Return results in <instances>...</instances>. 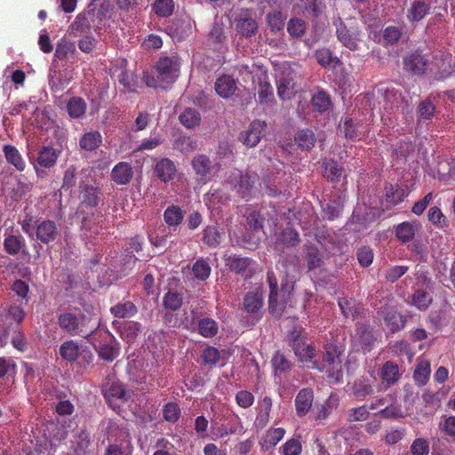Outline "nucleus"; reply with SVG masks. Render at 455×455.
I'll use <instances>...</instances> for the list:
<instances>
[{"label":"nucleus","mask_w":455,"mask_h":455,"mask_svg":"<svg viewBox=\"0 0 455 455\" xmlns=\"http://www.w3.org/2000/svg\"><path fill=\"white\" fill-rule=\"evenodd\" d=\"M75 52H76L75 44L73 43H71L70 41H68L65 38H62L58 42V44L56 45L54 56L57 59L63 60H66L68 55L73 54Z\"/></svg>","instance_id":"6e6d98bb"},{"label":"nucleus","mask_w":455,"mask_h":455,"mask_svg":"<svg viewBox=\"0 0 455 455\" xmlns=\"http://www.w3.org/2000/svg\"><path fill=\"white\" fill-rule=\"evenodd\" d=\"M102 391L106 401L112 407L120 406L119 403H124L127 400L125 388L118 381L108 379L103 384Z\"/></svg>","instance_id":"4468645a"},{"label":"nucleus","mask_w":455,"mask_h":455,"mask_svg":"<svg viewBox=\"0 0 455 455\" xmlns=\"http://www.w3.org/2000/svg\"><path fill=\"white\" fill-rule=\"evenodd\" d=\"M342 175V170L337 162L333 160L323 163V177L331 182L339 181Z\"/></svg>","instance_id":"13d9d810"},{"label":"nucleus","mask_w":455,"mask_h":455,"mask_svg":"<svg viewBox=\"0 0 455 455\" xmlns=\"http://www.w3.org/2000/svg\"><path fill=\"white\" fill-rule=\"evenodd\" d=\"M141 332V324L138 322H129L126 323L122 331L121 336L127 342H132L136 339L139 334Z\"/></svg>","instance_id":"052dcab7"},{"label":"nucleus","mask_w":455,"mask_h":455,"mask_svg":"<svg viewBox=\"0 0 455 455\" xmlns=\"http://www.w3.org/2000/svg\"><path fill=\"white\" fill-rule=\"evenodd\" d=\"M58 323L61 330L73 336L88 338L94 333V324H91L92 318L83 314L77 315L72 312L61 313L58 317Z\"/></svg>","instance_id":"20e7f679"},{"label":"nucleus","mask_w":455,"mask_h":455,"mask_svg":"<svg viewBox=\"0 0 455 455\" xmlns=\"http://www.w3.org/2000/svg\"><path fill=\"white\" fill-rule=\"evenodd\" d=\"M152 10L157 17L168 18L174 12L173 0H155L152 4Z\"/></svg>","instance_id":"3c124183"},{"label":"nucleus","mask_w":455,"mask_h":455,"mask_svg":"<svg viewBox=\"0 0 455 455\" xmlns=\"http://www.w3.org/2000/svg\"><path fill=\"white\" fill-rule=\"evenodd\" d=\"M102 143V135L99 131H90L82 135L79 140V147L86 151L98 148Z\"/></svg>","instance_id":"473e14b6"},{"label":"nucleus","mask_w":455,"mask_h":455,"mask_svg":"<svg viewBox=\"0 0 455 455\" xmlns=\"http://www.w3.org/2000/svg\"><path fill=\"white\" fill-rule=\"evenodd\" d=\"M285 429L283 427L269 428L260 440L262 450L268 451L274 448L284 436Z\"/></svg>","instance_id":"2f4dec72"},{"label":"nucleus","mask_w":455,"mask_h":455,"mask_svg":"<svg viewBox=\"0 0 455 455\" xmlns=\"http://www.w3.org/2000/svg\"><path fill=\"white\" fill-rule=\"evenodd\" d=\"M419 224L416 221H404L395 227V236L403 243H407L414 239L419 230Z\"/></svg>","instance_id":"cd10ccee"},{"label":"nucleus","mask_w":455,"mask_h":455,"mask_svg":"<svg viewBox=\"0 0 455 455\" xmlns=\"http://www.w3.org/2000/svg\"><path fill=\"white\" fill-rule=\"evenodd\" d=\"M430 3L426 0H414L407 10L406 17L411 23L419 22L430 11Z\"/></svg>","instance_id":"393cba45"},{"label":"nucleus","mask_w":455,"mask_h":455,"mask_svg":"<svg viewBox=\"0 0 455 455\" xmlns=\"http://www.w3.org/2000/svg\"><path fill=\"white\" fill-rule=\"evenodd\" d=\"M430 372V363L427 360L419 361L413 373L416 384L419 386L426 385L429 379Z\"/></svg>","instance_id":"49530a36"},{"label":"nucleus","mask_w":455,"mask_h":455,"mask_svg":"<svg viewBox=\"0 0 455 455\" xmlns=\"http://www.w3.org/2000/svg\"><path fill=\"white\" fill-rule=\"evenodd\" d=\"M259 102L261 105H267L274 100L273 87L267 80H260L259 83Z\"/></svg>","instance_id":"864d4df0"},{"label":"nucleus","mask_w":455,"mask_h":455,"mask_svg":"<svg viewBox=\"0 0 455 455\" xmlns=\"http://www.w3.org/2000/svg\"><path fill=\"white\" fill-rule=\"evenodd\" d=\"M338 305L346 318L355 319L359 315L355 300L353 299L341 298L339 299Z\"/></svg>","instance_id":"603ef678"},{"label":"nucleus","mask_w":455,"mask_h":455,"mask_svg":"<svg viewBox=\"0 0 455 455\" xmlns=\"http://www.w3.org/2000/svg\"><path fill=\"white\" fill-rule=\"evenodd\" d=\"M432 296L424 290H417L412 295V304L419 309H427L432 303Z\"/></svg>","instance_id":"680f3d73"},{"label":"nucleus","mask_w":455,"mask_h":455,"mask_svg":"<svg viewBox=\"0 0 455 455\" xmlns=\"http://www.w3.org/2000/svg\"><path fill=\"white\" fill-rule=\"evenodd\" d=\"M86 108V102L81 97H72L67 104L68 115L75 119L82 117Z\"/></svg>","instance_id":"37998d69"},{"label":"nucleus","mask_w":455,"mask_h":455,"mask_svg":"<svg viewBox=\"0 0 455 455\" xmlns=\"http://www.w3.org/2000/svg\"><path fill=\"white\" fill-rule=\"evenodd\" d=\"M25 316L26 312L21 304L0 307V342L2 345L8 342L12 331L21 324Z\"/></svg>","instance_id":"39448f33"},{"label":"nucleus","mask_w":455,"mask_h":455,"mask_svg":"<svg viewBox=\"0 0 455 455\" xmlns=\"http://www.w3.org/2000/svg\"><path fill=\"white\" fill-rule=\"evenodd\" d=\"M183 298L180 293L169 291L163 298V304L166 309L176 311L180 308Z\"/></svg>","instance_id":"4d7b16f0"},{"label":"nucleus","mask_w":455,"mask_h":455,"mask_svg":"<svg viewBox=\"0 0 455 455\" xmlns=\"http://www.w3.org/2000/svg\"><path fill=\"white\" fill-rule=\"evenodd\" d=\"M34 228L36 240L43 244H50L60 236V229L57 224L51 220H36Z\"/></svg>","instance_id":"1a4fd4ad"},{"label":"nucleus","mask_w":455,"mask_h":455,"mask_svg":"<svg viewBox=\"0 0 455 455\" xmlns=\"http://www.w3.org/2000/svg\"><path fill=\"white\" fill-rule=\"evenodd\" d=\"M93 14L90 12L79 13L70 25V33L74 36H86L91 33Z\"/></svg>","instance_id":"aec40b11"},{"label":"nucleus","mask_w":455,"mask_h":455,"mask_svg":"<svg viewBox=\"0 0 455 455\" xmlns=\"http://www.w3.org/2000/svg\"><path fill=\"white\" fill-rule=\"evenodd\" d=\"M386 200L392 205H396L408 196L407 191L399 185L389 184L386 186Z\"/></svg>","instance_id":"58836bf2"},{"label":"nucleus","mask_w":455,"mask_h":455,"mask_svg":"<svg viewBox=\"0 0 455 455\" xmlns=\"http://www.w3.org/2000/svg\"><path fill=\"white\" fill-rule=\"evenodd\" d=\"M279 241L285 246L294 247L299 242V235L295 229L286 228L281 232Z\"/></svg>","instance_id":"e2e57ef3"},{"label":"nucleus","mask_w":455,"mask_h":455,"mask_svg":"<svg viewBox=\"0 0 455 455\" xmlns=\"http://www.w3.org/2000/svg\"><path fill=\"white\" fill-rule=\"evenodd\" d=\"M191 166L196 175V179L204 183L212 180L215 172V166L210 157L204 154H198L191 161Z\"/></svg>","instance_id":"f8f14e48"},{"label":"nucleus","mask_w":455,"mask_h":455,"mask_svg":"<svg viewBox=\"0 0 455 455\" xmlns=\"http://www.w3.org/2000/svg\"><path fill=\"white\" fill-rule=\"evenodd\" d=\"M132 177V167L126 162L118 163L114 166L111 172V179L118 185L128 184Z\"/></svg>","instance_id":"a878e982"},{"label":"nucleus","mask_w":455,"mask_h":455,"mask_svg":"<svg viewBox=\"0 0 455 455\" xmlns=\"http://www.w3.org/2000/svg\"><path fill=\"white\" fill-rule=\"evenodd\" d=\"M211 270L209 263L204 259L196 260L192 267L195 277L201 281H204L209 277Z\"/></svg>","instance_id":"0e129e2a"},{"label":"nucleus","mask_w":455,"mask_h":455,"mask_svg":"<svg viewBox=\"0 0 455 455\" xmlns=\"http://www.w3.org/2000/svg\"><path fill=\"white\" fill-rule=\"evenodd\" d=\"M429 451V442L423 437L414 439L410 447L411 455H428Z\"/></svg>","instance_id":"774afa93"},{"label":"nucleus","mask_w":455,"mask_h":455,"mask_svg":"<svg viewBox=\"0 0 455 455\" xmlns=\"http://www.w3.org/2000/svg\"><path fill=\"white\" fill-rule=\"evenodd\" d=\"M384 322L391 332H396L403 329L406 323V317L394 310L386 312Z\"/></svg>","instance_id":"f704fd0d"},{"label":"nucleus","mask_w":455,"mask_h":455,"mask_svg":"<svg viewBox=\"0 0 455 455\" xmlns=\"http://www.w3.org/2000/svg\"><path fill=\"white\" fill-rule=\"evenodd\" d=\"M294 141L299 148L310 150L314 148L316 137L315 132L308 128L299 129L294 135Z\"/></svg>","instance_id":"7c9ffc66"},{"label":"nucleus","mask_w":455,"mask_h":455,"mask_svg":"<svg viewBox=\"0 0 455 455\" xmlns=\"http://www.w3.org/2000/svg\"><path fill=\"white\" fill-rule=\"evenodd\" d=\"M3 151L7 163L13 165L17 171L22 172L26 168V163L23 160L19 150L12 145H4Z\"/></svg>","instance_id":"c9c22d12"},{"label":"nucleus","mask_w":455,"mask_h":455,"mask_svg":"<svg viewBox=\"0 0 455 455\" xmlns=\"http://www.w3.org/2000/svg\"><path fill=\"white\" fill-rule=\"evenodd\" d=\"M379 378L385 389L395 385L401 378L398 365L391 361L386 362L379 371Z\"/></svg>","instance_id":"5701e85b"},{"label":"nucleus","mask_w":455,"mask_h":455,"mask_svg":"<svg viewBox=\"0 0 455 455\" xmlns=\"http://www.w3.org/2000/svg\"><path fill=\"white\" fill-rule=\"evenodd\" d=\"M267 124L265 121L254 120L249 128L240 134L239 140L249 148L255 147L265 136Z\"/></svg>","instance_id":"2eb2a0df"},{"label":"nucleus","mask_w":455,"mask_h":455,"mask_svg":"<svg viewBox=\"0 0 455 455\" xmlns=\"http://www.w3.org/2000/svg\"><path fill=\"white\" fill-rule=\"evenodd\" d=\"M59 354L63 360L68 363H73L82 357L87 363H90L93 359V355L89 350L73 339L64 341L60 347Z\"/></svg>","instance_id":"6e6552de"},{"label":"nucleus","mask_w":455,"mask_h":455,"mask_svg":"<svg viewBox=\"0 0 455 455\" xmlns=\"http://www.w3.org/2000/svg\"><path fill=\"white\" fill-rule=\"evenodd\" d=\"M435 112V106L429 100H422L418 107L417 115L419 122L432 120Z\"/></svg>","instance_id":"5fc2aeb1"},{"label":"nucleus","mask_w":455,"mask_h":455,"mask_svg":"<svg viewBox=\"0 0 455 455\" xmlns=\"http://www.w3.org/2000/svg\"><path fill=\"white\" fill-rule=\"evenodd\" d=\"M93 334H98L94 332ZM100 336L104 337L105 340L103 343H100L97 347L94 345L99 356L107 362H113L120 354V347L118 342L108 331H100Z\"/></svg>","instance_id":"9b49d317"},{"label":"nucleus","mask_w":455,"mask_h":455,"mask_svg":"<svg viewBox=\"0 0 455 455\" xmlns=\"http://www.w3.org/2000/svg\"><path fill=\"white\" fill-rule=\"evenodd\" d=\"M341 352L333 343H326L323 347L322 359H315L312 369L324 371L333 383H340L343 380V370L340 359Z\"/></svg>","instance_id":"f257e3e1"},{"label":"nucleus","mask_w":455,"mask_h":455,"mask_svg":"<svg viewBox=\"0 0 455 455\" xmlns=\"http://www.w3.org/2000/svg\"><path fill=\"white\" fill-rule=\"evenodd\" d=\"M180 122L187 128L191 129L199 125L201 115L192 108H187L179 116Z\"/></svg>","instance_id":"de8ad7c7"},{"label":"nucleus","mask_w":455,"mask_h":455,"mask_svg":"<svg viewBox=\"0 0 455 455\" xmlns=\"http://www.w3.org/2000/svg\"><path fill=\"white\" fill-rule=\"evenodd\" d=\"M311 103L314 109L319 113L327 111L331 106V97L323 91H318L315 93L312 97Z\"/></svg>","instance_id":"8fccbe9b"},{"label":"nucleus","mask_w":455,"mask_h":455,"mask_svg":"<svg viewBox=\"0 0 455 455\" xmlns=\"http://www.w3.org/2000/svg\"><path fill=\"white\" fill-rule=\"evenodd\" d=\"M267 282L269 285L268 311L275 316L280 317L284 311L290 295L293 290V283L286 280L282 282L281 289H278V283L273 271L267 274Z\"/></svg>","instance_id":"f03ea898"},{"label":"nucleus","mask_w":455,"mask_h":455,"mask_svg":"<svg viewBox=\"0 0 455 455\" xmlns=\"http://www.w3.org/2000/svg\"><path fill=\"white\" fill-rule=\"evenodd\" d=\"M428 65V60L420 52L408 53L403 58L404 69L412 75L421 76L425 74Z\"/></svg>","instance_id":"a211bd4d"},{"label":"nucleus","mask_w":455,"mask_h":455,"mask_svg":"<svg viewBox=\"0 0 455 455\" xmlns=\"http://www.w3.org/2000/svg\"><path fill=\"white\" fill-rule=\"evenodd\" d=\"M60 151L52 146H43L37 152L36 164L34 169L38 178L44 177V171L40 169H51L57 164Z\"/></svg>","instance_id":"9d476101"},{"label":"nucleus","mask_w":455,"mask_h":455,"mask_svg":"<svg viewBox=\"0 0 455 455\" xmlns=\"http://www.w3.org/2000/svg\"><path fill=\"white\" fill-rule=\"evenodd\" d=\"M225 260L230 271L245 276L251 275L250 267L252 263L251 258L234 254L226 258Z\"/></svg>","instance_id":"4be33fe9"},{"label":"nucleus","mask_w":455,"mask_h":455,"mask_svg":"<svg viewBox=\"0 0 455 455\" xmlns=\"http://www.w3.org/2000/svg\"><path fill=\"white\" fill-rule=\"evenodd\" d=\"M236 90L235 79L228 75H223L217 78L215 82V91L222 98L232 96Z\"/></svg>","instance_id":"c756f323"},{"label":"nucleus","mask_w":455,"mask_h":455,"mask_svg":"<svg viewBox=\"0 0 455 455\" xmlns=\"http://www.w3.org/2000/svg\"><path fill=\"white\" fill-rule=\"evenodd\" d=\"M353 395L358 399L363 400L367 395H372L374 393V388L369 379L361 377L356 379L352 387Z\"/></svg>","instance_id":"72a5a7b5"},{"label":"nucleus","mask_w":455,"mask_h":455,"mask_svg":"<svg viewBox=\"0 0 455 455\" xmlns=\"http://www.w3.org/2000/svg\"><path fill=\"white\" fill-rule=\"evenodd\" d=\"M297 74L290 66L284 67L281 77L277 82V94L282 100L291 99L296 92Z\"/></svg>","instance_id":"ddd939ff"},{"label":"nucleus","mask_w":455,"mask_h":455,"mask_svg":"<svg viewBox=\"0 0 455 455\" xmlns=\"http://www.w3.org/2000/svg\"><path fill=\"white\" fill-rule=\"evenodd\" d=\"M236 30L245 37H251L257 33L258 23L251 17L240 18L236 23Z\"/></svg>","instance_id":"a19ab883"},{"label":"nucleus","mask_w":455,"mask_h":455,"mask_svg":"<svg viewBox=\"0 0 455 455\" xmlns=\"http://www.w3.org/2000/svg\"><path fill=\"white\" fill-rule=\"evenodd\" d=\"M291 347L301 363L314 365L316 351L313 344L307 343L302 337L298 335L293 339Z\"/></svg>","instance_id":"f3484780"},{"label":"nucleus","mask_w":455,"mask_h":455,"mask_svg":"<svg viewBox=\"0 0 455 455\" xmlns=\"http://www.w3.org/2000/svg\"><path fill=\"white\" fill-rule=\"evenodd\" d=\"M3 246L4 251L10 256L20 255V258L27 261L31 259L26 239L18 230L4 235Z\"/></svg>","instance_id":"0eeeda50"},{"label":"nucleus","mask_w":455,"mask_h":455,"mask_svg":"<svg viewBox=\"0 0 455 455\" xmlns=\"http://www.w3.org/2000/svg\"><path fill=\"white\" fill-rule=\"evenodd\" d=\"M184 219V212L178 205H171L164 212V220L169 227L179 226Z\"/></svg>","instance_id":"79ce46f5"},{"label":"nucleus","mask_w":455,"mask_h":455,"mask_svg":"<svg viewBox=\"0 0 455 455\" xmlns=\"http://www.w3.org/2000/svg\"><path fill=\"white\" fill-rule=\"evenodd\" d=\"M173 147L181 153L187 154L195 151L197 144L196 140L190 136H180L175 140Z\"/></svg>","instance_id":"bf43d9fd"},{"label":"nucleus","mask_w":455,"mask_h":455,"mask_svg":"<svg viewBox=\"0 0 455 455\" xmlns=\"http://www.w3.org/2000/svg\"><path fill=\"white\" fill-rule=\"evenodd\" d=\"M258 180L257 173H243L241 171L235 169L228 174L227 181L242 198L248 200Z\"/></svg>","instance_id":"423d86ee"},{"label":"nucleus","mask_w":455,"mask_h":455,"mask_svg":"<svg viewBox=\"0 0 455 455\" xmlns=\"http://www.w3.org/2000/svg\"><path fill=\"white\" fill-rule=\"evenodd\" d=\"M336 34L339 41L351 51L358 49L360 30L356 27H347L343 21L337 25Z\"/></svg>","instance_id":"dca6fc26"},{"label":"nucleus","mask_w":455,"mask_h":455,"mask_svg":"<svg viewBox=\"0 0 455 455\" xmlns=\"http://www.w3.org/2000/svg\"><path fill=\"white\" fill-rule=\"evenodd\" d=\"M156 77L148 75L144 76V80L148 87L166 88L164 84H173L179 76L180 63L177 57L160 58L156 65Z\"/></svg>","instance_id":"7ed1b4c3"},{"label":"nucleus","mask_w":455,"mask_h":455,"mask_svg":"<svg viewBox=\"0 0 455 455\" xmlns=\"http://www.w3.org/2000/svg\"><path fill=\"white\" fill-rule=\"evenodd\" d=\"M177 168L173 161L169 158L160 159L155 166V174L163 182L166 183L173 180Z\"/></svg>","instance_id":"b1692460"},{"label":"nucleus","mask_w":455,"mask_h":455,"mask_svg":"<svg viewBox=\"0 0 455 455\" xmlns=\"http://www.w3.org/2000/svg\"><path fill=\"white\" fill-rule=\"evenodd\" d=\"M259 411L256 418L258 427H263L269 421V415L272 410V399L269 396H265L259 401Z\"/></svg>","instance_id":"a18cd8bd"},{"label":"nucleus","mask_w":455,"mask_h":455,"mask_svg":"<svg viewBox=\"0 0 455 455\" xmlns=\"http://www.w3.org/2000/svg\"><path fill=\"white\" fill-rule=\"evenodd\" d=\"M298 6L307 16L317 18L323 12L325 4L323 0H300Z\"/></svg>","instance_id":"4c0bfd02"},{"label":"nucleus","mask_w":455,"mask_h":455,"mask_svg":"<svg viewBox=\"0 0 455 455\" xmlns=\"http://www.w3.org/2000/svg\"><path fill=\"white\" fill-rule=\"evenodd\" d=\"M263 292L260 290L249 291L243 298V308L248 313H258L263 307Z\"/></svg>","instance_id":"c85d7f7f"},{"label":"nucleus","mask_w":455,"mask_h":455,"mask_svg":"<svg viewBox=\"0 0 455 455\" xmlns=\"http://www.w3.org/2000/svg\"><path fill=\"white\" fill-rule=\"evenodd\" d=\"M163 417L170 423L177 422L180 417V406L174 402L167 403L163 409Z\"/></svg>","instance_id":"338daca9"},{"label":"nucleus","mask_w":455,"mask_h":455,"mask_svg":"<svg viewBox=\"0 0 455 455\" xmlns=\"http://www.w3.org/2000/svg\"><path fill=\"white\" fill-rule=\"evenodd\" d=\"M314 392L311 388L306 387L299 391L295 397V409L299 417L306 416L312 408Z\"/></svg>","instance_id":"412c9836"},{"label":"nucleus","mask_w":455,"mask_h":455,"mask_svg":"<svg viewBox=\"0 0 455 455\" xmlns=\"http://www.w3.org/2000/svg\"><path fill=\"white\" fill-rule=\"evenodd\" d=\"M221 233L217 226H207L203 230V243L209 247L215 248L221 242Z\"/></svg>","instance_id":"c03bdc74"},{"label":"nucleus","mask_w":455,"mask_h":455,"mask_svg":"<svg viewBox=\"0 0 455 455\" xmlns=\"http://www.w3.org/2000/svg\"><path fill=\"white\" fill-rule=\"evenodd\" d=\"M305 259L308 271L320 270L324 264L322 252L313 244L305 246Z\"/></svg>","instance_id":"bb28decb"},{"label":"nucleus","mask_w":455,"mask_h":455,"mask_svg":"<svg viewBox=\"0 0 455 455\" xmlns=\"http://www.w3.org/2000/svg\"><path fill=\"white\" fill-rule=\"evenodd\" d=\"M110 312L117 318H130L137 314L138 308L133 302L127 300L113 306Z\"/></svg>","instance_id":"e433bc0d"},{"label":"nucleus","mask_w":455,"mask_h":455,"mask_svg":"<svg viewBox=\"0 0 455 455\" xmlns=\"http://www.w3.org/2000/svg\"><path fill=\"white\" fill-rule=\"evenodd\" d=\"M361 124L355 122L352 118L346 117L343 126L340 127V132L343 133L347 140H357L361 139V132L359 130Z\"/></svg>","instance_id":"ea45409f"},{"label":"nucleus","mask_w":455,"mask_h":455,"mask_svg":"<svg viewBox=\"0 0 455 455\" xmlns=\"http://www.w3.org/2000/svg\"><path fill=\"white\" fill-rule=\"evenodd\" d=\"M267 23L272 31H280L283 28L286 15L281 11H274L267 14Z\"/></svg>","instance_id":"69168bd1"},{"label":"nucleus","mask_w":455,"mask_h":455,"mask_svg":"<svg viewBox=\"0 0 455 455\" xmlns=\"http://www.w3.org/2000/svg\"><path fill=\"white\" fill-rule=\"evenodd\" d=\"M198 333L204 338H212L218 333V323L215 320L204 317L198 321Z\"/></svg>","instance_id":"09e8293b"},{"label":"nucleus","mask_w":455,"mask_h":455,"mask_svg":"<svg viewBox=\"0 0 455 455\" xmlns=\"http://www.w3.org/2000/svg\"><path fill=\"white\" fill-rule=\"evenodd\" d=\"M79 198L83 204L96 207L100 204L102 196L100 187L82 182L79 185Z\"/></svg>","instance_id":"6ab92c4d"}]
</instances>
